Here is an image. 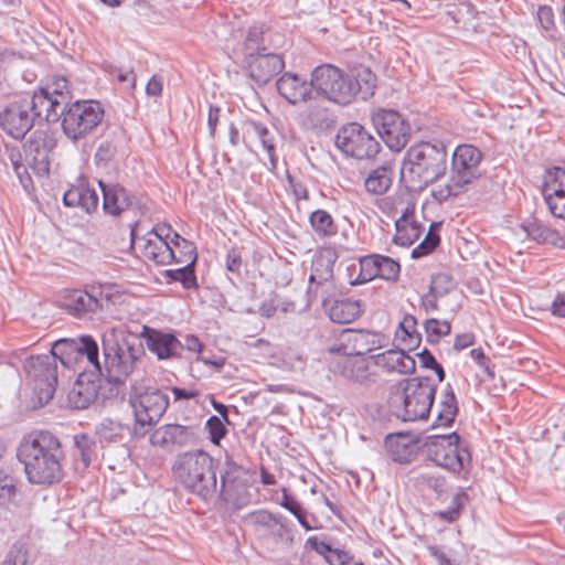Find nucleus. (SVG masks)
I'll return each mask as SVG.
<instances>
[{"instance_id": "obj_26", "label": "nucleus", "mask_w": 565, "mask_h": 565, "mask_svg": "<svg viewBox=\"0 0 565 565\" xmlns=\"http://www.w3.org/2000/svg\"><path fill=\"white\" fill-rule=\"evenodd\" d=\"M276 86L280 96L292 105L307 102V99L313 94L311 81L308 82L297 74L289 72L280 76Z\"/></svg>"}, {"instance_id": "obj_63", "label": "nucleus", "mask_w": 565, "mask_h": 565, "mask_svg": "<svg viewBox=\"0 0 565 565\" xmlns=\"http://www.w3.org/2000/svg\"><path fill=\"white\" fill-rule=\"evenodd\" d=\"M467 499V494L466 493H457L455 497H454V504L456 505L455 509L450 510V511H447V512H443L441 515L449 520V521H454L457 519V516L459 515V509L460 507L463 504V502L466 501Z\"/></svg>"}, {"instance_id": "obj_61", "label": "nucleus", "mask_w": 565, "mask_h": 565, "mask_svg": "<svg viewBox=\"0 0 565 565\" xmlns=\"http://www.w3.org/2000/svg\"><path fill=\"white\" fill-rule=\"evenodd\" d=\"M173 231L171 228L170 225H167V224H159L157 226H154L149 233L147 236H152V237H158L162 241H166L167 243H171V245H173L172 243V237H170V235L172 234L173 235Z\"/></svg>"}, {"instance_id": "obj_28", "label": "nucleus", "mask_w": 565, "mask_h": 565, "mask_svg": "<svg viewBox=\"0 0 565 565\" xmlns=\"http://www.w3.org/2000/svg\"><path fill=\"white\" fill-rule=\"evenodd\" d=\"M385 448L390 458L398 463H409L417 455L418 444L408 435H388Z\"/></svg>"}, {"instance_id": "obj_55", "label": "nucleus", "mask_w": 565, "mask_h": 565, "mask_svg": "<svg viewBox=\"0 0 565 565\" xmlns=\"http://www.w3.org/2000/svg\"><path fill=\"white\" fill-rule=\"evenodd\" d=\"M399 264L394 259L380 255L379 277L385 280H396L399 275Z\"/></svg>"}, {"instance_id": "obj_14", "label": "nucleus", "mask_w": 565, "mask_h": 565, "mask_svg": "<svg viewBox=\"0 0 565 565\" xmlns=\"http://www.w3.org/2000/svg\"><path fill=\"white\" fill-rule=\"evenodd\" d=\"M372 121L390 149L399 151L407 145L411 138V126L397 111L379 109L372 115Z\"/></svg>"}, {"instance_id": "obj_50", "label": "nucleus", "mask_w": 565, "mask_h": 565, "mask_svg": "<svg viewBox=\"0 0 565 565\" xmlns=\"http://www.w3.org/2000/svg\"><path fill=\"white\" fill-rule=\"evenodd\" d=\"M280 505L288 510L291 514H294L305 530H312V526L308 523L306 519L302 507L295 498L288 494L287 489L285 488L282 489V500L280 502Z\"/></svg>"}, {"instance_id": "obj_31", "label": "nucleus", "mask_w": 565, "mask_h": 565, "mask_svg": "<svg viewBox=\"0 0 565 565\" xmlns=\"http://www.w3.org/2000/svg\"><path fill=\"white\" fill-rule=\"evenodd\" d=\"M99 385L94 381H85L81 375L67 394L68 405L74 409H85L98 396Z\"/></svg>"}, {"instance_id": "obj_8", "label": "nucleus", "mask_w": 565, "mask_h": 565, "mask_svg": "<svg viewBox=\"0 0 565 565\" xmlns=\"http://www.w3.org/2000/svg\"><path fill=\"white\" fill-rule=\"evenodd\" d=\"M422 447L429 460L452 472H460L470 462V452L460 447L457 433L427 436Z\"/></svg>"}, {"instance_id": "obj_35", "label": "nucleus", "mask_w": 565, "mask_h": 565, "mask_svg": "<svg viewBox=\"0 0 565 565\" xmlns=\"http://www.w3.org/2000/svg\"><path fill=\"white\" fill-rule=\"evenodd\" d=\"M393 169L390 164H383L372 170L364 181L365 189L374 195H382L387 192L393 181Z\"/></svg>"}, {"instance_id": "obj_33", "label": "nucleus", "mask_w": 565, "mask_h": 565, "mask_svg": "<svg viewBox=\"0 0 565 565\" xmlns=\"http://www.w3.org/2000/svg\"><path fill=\"white\" fill-rule=\"evenodd\" d=\"M362 311L361 301L352 299L335 300L328 309L330 319L342 324L353 322L361 316Z\"/></svg>"}, {"instance_id": "obj_4", "label": "nucleus", "mask_w": 565, "mask_h": 565, "mask_svg": "<svg viewBox=\"0 0 565 565\" xmlns=\"http://www.w3.org/2000/svg\"><path fill=\"white\" fill-rule=\"evenodd\" d=\"M175 480L192 494L209 500L217 493L216 463L203 450L180 454L173 463Z\"/></svg>"}, {"instance_id": "obj_30", "label": "nucleus", "mask_w": 565, "mask_h": 565, "mask_svg": "<svg viewBox=\"0 0 565 565\" xmlns=\"http://www.w3.org/2000/svg\"><path fill=\"white\" fill-rule=\"evenodd\" d=\"M522 231L526 236L540 244H551L555 247H563L565 242L563 236L556 231L548 227L537 218L530 217L522 222Z\"/></svg>"}, {"instance_id": "obj_12", "label": "nucleus", "mask_w": 565, "mask_h": 565, "mask_svg": "<svg viewBox=\"0 0 565 565\" xmlns=\"http://www.w3.org/2000/svg\"><path fill=\"white\" fill-rule=\"evenodd\" d=\"M49 354L54 355L56 363L60 361L68 369L74 367L83 360H86L93 367H99L98 344L90 335L56 340Z\"/></svg>"}, {"instance_id": "obj_2", "label": "nucleus", "mask_w": 565, "mask_h": 565, "mask_svg": "<svg viewBox=\"0 0 565 565\" xmlns=\"http://www.w3.org/2000/svg\"><path fill=\"white\" fill-rule=\"evenodd\" d=\"M103 361L93 367L109 383L122 384L137 369L145 353L142 343L134 335L110 328L102 335Z\"/></svg>"}, {"instance_id": "obj_54", "label": "nucleus", "mask_w": 565, "mask_h": 565, "mask_svg": "<svg viewBox=\"0 0 565 565\" xmlns=\"http://www.w3.org/2000/svg\"><path fill=\"white\" fill-rule=\"evenodd\" d=\"M254 130H255V134L257 135L263 148L267 151L268 153V158L273 164V167H275V138L273 136V134H270V131L259 125V124H255L254 125Z\"/></svg>"}, {"instance_id": "obj_37", "label": "nucleus", "mask_w": 565, "mask_h": 565, "mask_svg": "<svg viewBox=\"0 0 565 565\" xmlns=\"http://www.w3.org/2000/svg\"><path fill=\"white\" fill-rule=\"evenodd\" d=\"M408 213L409 210L406 209L395 222L396 234L393 242L399 246H411L420 235V227L416 223L409 222Z\"/></svg>"}, {"instance_id": "obj_42", "label": "nucleus", "mask_w": 565, "mask_h": 565, "mask_svg": "<svg viewBox=\"0 0 565 565\" xmlns=\"http://www.w3.org/2000/svg\"><path fill=\"white\" fill-rule=\"evenodd\" d=\"M375 78L367 68L361 70L355 76H351V83L354 88V97L360 95L362 99H367L374 94Z\"/></svg>"}, {"instance_id": "obj_9", "label": "nucleus", "mask_w": 565, "mask_h": 565, "mask_svg": "<svg viewBox=\"0 0 565 565\" xmlns=\"http://www.w3.org/2000/svg\"><path fill=\"white\" fill-rule=\"evenodd\" d=\"M104 109L95 100L67 102L62 118L64 135L72 141L84 139L103 120Z\"/></svg>"}, {"instance_id": "obj_38", "label": "nucleus", "mask_w": 565, "mask_h": 565, "mask_svg": "<svg viewBox=\"0 0 565 565\" xmlns=\"http://www.w3.org/2000/svg\"><path fill=\"white\" fill-rule=\"evenodd\" d=\"M253 518L256 525L263 527L268 534L276 539H282L288 532L281 518L270 512L259 511L255 513Z\"/></svg>"}, {"instance_id": "obj_23", "label": "nucleus", "mask_w": 565, "mask_h": 565, "mask_svg": "<svg viewBox=\"0 0 565 565\" xmlns=\"http://www.w3.org/2000/svg\"><path fill=\"white\" fill-rule=\"evenodd\" d=\"M307 106L301 111L300 116L303 125L312 130L326 131L330 129L335 122V115L328 106V100L312 94L307 99Z\"/></svg>"}, {"instance_id": "obj_29", "label": "nucleus", "mask_w": 565, "mask_h": 565, "mask_svg": "<svg viewBox=\"0 0 565 565\" xmlns=\"http://www.w3.org/2000/svg\"><path fill=\"white\" fill-rule=\"evenodd\" d=\"M63 202L66 206L81 207L83 211L90 213L97 209L99 196L88 184L79 183L64 193Z\"/></svg>"}, {"instance_id": "obj_49", "label": "nucleus", "mask_w": 565, "mask_h": 565, "mask_svg": "<svg viewBox=\"0 0 565 565\" xmlns=\"http://www.w3.org/2000/svg\"><path fill=\"white\" fill-rule=\"evenodd\" d=\"M74 443L78 456L81 457L85 467L89 466L94 457L96 456V444L87 435H76Z\"/></svg>"}, {"instance_id": "obj_53", "label": "nucleus", "mask_w": 565, "mask_h": 565, "mask_svg": "<svg viewBox=\"0 0 565 565\" xmlns=\"http://www.w3.org/2000/svg\"><path fill=\"white\" fill-rule=\"evenodd\" d=\"M455 288L454 279L445 273L437 274L433 277L429 294L435 296H445Z\"/></svg>"}, {"instance_id": "obj_6", "label": "nucleus", "mask_w": 565, "mask_h": 565, "mask_svg": "<svg viewBox=\"0 0 565 565\" xmlns=\"http://www.w3.org/2000/svg\"><path fill=\"white\" fill-rule=\"evenodd\" d=\"M402 387L401 409L397 416L404 422L426 419L431 409L437 386L430 377H411L398 382Z\"/></svg>"}, {"instance_id": "obj_36", "label": "nucleus", "mask_w": 565, "mask_h": 565, "mask_svg": "<svg viewBox=\"0 0 565 565\" xmlns=\"http://www.w3.org/2000/svg\"><path fill=\"white\" fill-rule=\"evenodd\" d=\"M334 255L327 250L320 253L312 260L309 281L311 284L322 285L333 278Z\"/></svg>"}, {"instance_id": "obj_60", "label": "nucleus", "mask_w": 565, "mask_h": 565, "mask_svg": "<svg viewBox=\"0 0 565 565\" xmlns=\"http://www.w3.org/2000/svg\"><path fill=\"white\" fill-rule=\"evenodd\" d=\"M326 559L330 565H348L351 556L345 551L333 548Z\"/></svg>"}, {"instance_id": "obj_7", "label": "nucleus", "mask_w": 565, "mask_h": 565, "mask_svg": "<svg viewBox=\"0 0 565 565\" xmlns=\"http://www.w3.org/2000/svg\"><path fill=\"white\" fill-rule=\"evenodd\" d=\"M311 86L313 94L329 103L345 106L354 99L351 76L331 64L317 66L312 71Z\"/></svg>"}, {"instance_id": "obj_5", "label": "nucleus", "mask_w": 565, "mask_h": 565, "mask_svg": "<svg viewBox=\"0 0 565 565\" xmlns=\"http://www.w3.org/2000/svg\"><path fill=\"white\" fill-rule=\"evenodd\" d=\"M482 152L472 145L458 146L451 157L448 182L434 192L438 201H446L468 191L470 184L481 177Z\"/></svg>"}, {"instance_id": "obj_18", "label": "nucleus", "mask_w": 565, "mask_h": 565, "mask_svg": "<svg viewBox=\"0 0 565 565\" xmlns=\"http://www.w3.org/2000/svg\"><path fill=\"white\" fill-rule=\"evenodd\" d=\"M371 356H362L360 352L355 356H341L333 362L332 370L348 381L363 386L376 383L377 374L371 366Z\"/></svg>"}, {"instance_id": "obj_27", "label": "nucleus", "mask_w": 565, "mask_h": 565, "mask_svg": "<svg viewBox=\"0 0 565 565\" xmlns=\"http://www.w3.org/2000/svg\"><path fill=\"white\" fill-rule=\"evenodd\" d=\"M371 360L375 366L388 373L412 374L416 369V361L403 350H387L372 355Z\"/></svg>"}, {"instance_id": "obj_25", "label": "nucleus", "mask_w": 565, "mask_h": 565, "mask_svg": "<svg viewBox=\"0 0 565 565\" xmlns=\"http://www.w3.org/2000/svg\"><path fill=\"white\" fill-rule=\"evenodd\" d=\"M196 429L193 426L168 424L159 427L153 436V443L161 447H183L193 445L196 441Z\"/></svg>"}, {"instance_id": "obj_19", "label": "nucleus", "mask_w": 565, "mask_h": 565, "mask_svg": "<svg viewBox=\"0 0 565 565\" xmlns=\"http://www.w3.org/2000/svg\"><path fill=\"white\" fill-rule=\"evenodd\" d=\"M103 193V209L105 213L118 216L125 211L141 210L140 200L118 183L98 181Z\"/></svg>"}, {"instance_id": "obj_58", "label": "nucleus", "mask_w": 565, "mask_h": 565, "mask_svg": "<svg viewBox=\"0 0 565 565\" xmlns=\"http://www.w3.org/2000/svg\"><path fill=\"white\" fill-rule=\"evenodd\" d=\"M15 492L13 479L0 471V504L8 502Z\"/></svg>"}, {"instance_id": "obj_11", "label": "nucleus", "mask_w": 565, "mask_h": 565, "mask_svg": "<svg viewBox=\"0 0 565 565\" xmlns=\"http://www.w3.org/2000/svg\"><path fill=\"white\" fill-rule=\"evenodd\" d=\"M335 146L348 157L356 160H371L381 150L376 138L358 122H350L339 129Z\"/></svg>"}, {"instance_id": "obj_20", "label": "nucleus", "mask_w": 565, "mask_h": 565, "mask_svg": "<svg viewBox=\"0 0 565 565\" xmlns=\"http://www.w3.org/2000/svg\"><path fill=\"white\" fill-rule=\"evenodd\" d=\"M544 196L551 213L565 220V166L546 170Z\"/></svg>"}, {"instance_id": "obj_56", "label": "nucleus", "mask_w": 565, "mask_h": 565, "mask_svg": "<svg viewBox=\"0 0 565 565\" xmlns=\"http://www.w3.org/2000/svg\"><path fill=\"white\" fill-rule=\"evenodd\" d=\"M117 145L111 140H104L96 150L95 161L97 164L106 166L117 153Z\"/></svg>"}, {"instance_id": "obj_45", "label": "nucleus", "mask_w": 565, "mask_h": 565, "mask_svg": "<svg viewBox=\"0 0 565 565\" xmlns=\"http://www.w3.org/2000/svg\"><path fill=\"white\" fill-rule=\"evenodd\" d=\"M380 255H369L359 260V275L353 284H363L379 277Z\"/></svg>"}, {"instance_id": "obj_34", "label": "nucleus", "mask_w": 565, "mask_h": 565, "mask_svg": "<svg viewBox=\"0 0 565 565\" xmlns=\"http://www.w3.org/2000/svg\"><path fill=\"white\" fill-rule=\"evenodd\" d=\"M458 414V403L450 384H447L441 393L440 402L438 404L437 418L435 426H450Z\"/></svg>"}, {"instance_id": "obj_40", "label": "nucleus", "mask_w": 565, "mask_h": 565, "mask_svg": "<svg viewBox=\"0 0 565 565\" xmlns=\"http://www.w3.org/2000/svg\"><path fill=\"white\" fill-rule=\"evenodd\" d=\"M172 243V247L175 249V258L173 260L195 266L198 254L194 244L181 237L178 233H173Z\"/></svg>"}, {"instance_id": "obj_16", "label": "nucleus", "mask_w": 565, "mask_h": 565, "mask_svg": "<svg viewBox=\"0 0 565 565\" xmlns=\"http://www.w3.org/2000/svg\"><path fill=\"white\" fill-rule=\"evenodd\" d=\"M29 99L9 103L0 110V128L14 139H22L33 127Z\"/></svg>"}, {"instance_id": "obj_47", "label": "nucleus", "mask_w": 565, "mask_h": 565, "mask_svg": "<svg viewBox=\"0 0 565 565\" xmlns=\"http://www.w3.org/2000/svg\"><path fill=\"white\" fill-rule=\"evenodd\" d=\"M52 151L24 152L29 168L39 177H44L50 171V153Z\"/></svg>"}, {"instance_id": "obj_39", "label": "nucleus", "mask_w": 565, "mask_h": 565, "mask_svg": "<svg viewBox=\"0 0 565 565\" xmlns=\"http://www.w3.org/2000/svg\"><path fill=\"white\" fill-rule=\"evenodd\" d=\"M309 222L319 237H330L337 234L338 226L332 216L324 210H316L310 214Z\"/></svg>"}, {"instance_id": "obj_64", "label": "nucleus", "mask_w": 565, "mask_h": 565, "mask_svg": "<svg viewBox=\"0 0 565 565\" xmlns=\"http://www.w3.org/2000/svg\"><path fill=\"white\" fill-rule=\"evenodd\" d=\"M551 310L554 316L565 318V295L557 294L555 296Z\"/></svg>"}, {"instance_id": "obj_51", "label": "nucleus", "mask_w": 565, "mask_h": 565, "mask_svg": "<svg viewBox=\"0 0 565 565\" xmlns=\"http://www.w3.org/2000/svg\"><path fill=\"white\" fill-rule=\"evenodd\" d=\"M29 550L25 543L17 542L8 551L1 565H26Z\"/></svg>"}, {"instance_id": "obj_3", "label": "nucleus", "mask_w": 565, "mask_h": 565, "mask_svg": "<svg viewBox=\"0 0 565 565\" xmlns=\"http://www.w3.org/2000/svg\"><path fill=\"white\" fill-rule=\"evenodd\" d=\"M447 167L448 153L443 142H420L407 150L402 179L411 191L419 192L444 177Z\"/></svg>"}, {"instance_id": "obj_44", "label": "nucleus", "mask_w": 565, "mask_h": 565, "mask_svg": "<svg viewBox=\"0 0 565 565\" xmlns=\"http://www.w3.org/2000/svg\"><path fill=\"white\" fill-rule=\"evenodd\" d=\"M263 35L264 29L262 25H253L249 28L244 43V52L248 60L266 52L267 49L264 46Z\"/></svg>"}, {"instance_id": "obj_48", "label": "nucleus", "mask_w": 565, "mask_h": 565, "mask_svg": "<svg viewBox=\"0 0 565 565\" xmlns=\"http://www.w3.org/2000/svg\"><path fill=\"white\" fill-rule=\"evenodd\" d=\"M166 277L169 278L170 281H180L186 289L196 286L194 266H191V264H185L183 267L178 269L167 270Z\"/></svg>"}, {"instance_id": "obj_10", "label": "nucleus", "mask_w": 565, "mask_h": 565, "mask_svg": "<svg viewBox=\"0 0 565 565\" xmlns=\"http://www.w3.org/2000/svg\"><path fill=\"white\" fill-rule=\"evenodd\" d=\"M23 369L39 404H47L53 398L57 384V363L54 355L30 356L24 361Z\"/></svg>"}, {"instance_id": "obj_52", "label": "nucleus", "mask_w": 565, "mask_h": 565, "mask_svg": "<svg viewBox=\"0 0 565 565\" xmlns=\"http://www.w3.org/2000/svg\"><path fill=\"white\" fill-rule=\"evenodd\" d=\"M224 423V419L215 415L211 416L205 423V428L209 433V438L214 445H220V441L227 434V429Z\"/></svg>"}, {"instance_id": "obj_43", "label": "nucleus", "mask_w": 565, "mask_h": 565, "mask_svg": "<svg viewBox=\"0 0 565 565\" xmlns=\"http://www.w3.org/2000/svg\"><path fill=\"white\" fill-rule=\"evenodd\" d=\"M122 429L120 423L105 418L96 426V435L102 444L118 443L122 440Z\"/></svg>"}, {"instance_id": "obj_57", "label": "nucleus", "mask_w": 565, "mask_h": 565, "mask_svg": "<svg viewBox=\"0 0 565 565\" xmlns=\"http://www.w3.org/2000/svg\"><path fill=\"white\" fill-rule=\"evenodd\" d=\"M439 241L440 239L437 234L428 232L424 241L413 249L412 257L420 258L429 254L439 244Z\"/></svg>"}, {"instance_id": "obj_41", "label": "nucleus", "mask_w": 565, "mask_h": 565, "mask_svg": "<svg viewBox=\"0 0 565 565\" xmlns=\"http://www.w3.org/2000/svg\"><path fill=\"white\" fill-rule=\"evenodd\" d=\"M55 146L56 141L52 134L46 130L36 129L24 145V152L52 151Z\"/></svg>"}, {"instance_id": "obj_13", "label": "nucleus", "mask_w": 565, "mask_h": 565, "mask_svg": "<svg viewBox=\"0 0 565 565\" xmlns=\"http://www.w3.org/2000/svg\"><path fill=\"white\" fill-rule=\"evenodd\" d=\"M220 480V494L223 500L238 508L249 502L247 471L228 455L225 456Z\"/></svg>"}, {"instance_id": "obj_59", "label": "nucleus", "mask_w": 565, "mask_h": 565, "mask_svg": "<svg viewBox=\"0 0 565 565\" xmlns=\"http://www.w3.org/2000/svg\"><path fill=\"white\" fill-rule=\"evenodd\" d=\"M537 19L545 31H551L554 29V14L551 7L541 6L537 10Z\"/></svg>"}, {"instance_id": "obj_1", "label": "nucleus", "mask_w": 565, "mask_h": 565, "mask_svg": "<svg viewBox=\"0 0 565 565\" xmlns=\"http://www.w3.org/2000/svg\"><path fill=\"white\" fill-rule=\"evenodd\" d=\"M17 456L30 482L53 484L62 480L64 452L58 438L50 431H34L24 436Z\"/></svg>"}, {"instance_id": "obj_15", "label": "nucleus", "mask_w": 565, "mask_h": 565, "mask_svg": "<svg viewBox=\"0 0 565 565\" xmlns=\"http://www.w3.org/2000/svg\"><path fill=\"white\" fill-rule=\"evenodd\" d=\"M136 423L142 427L152 426L160 420L169 406V397L162 391L148 387L143 392L130 395Z\"/></svg>"}, {"instance_id": "obj_24", "label": "nucleus", "mask_w": 565, "mask_h": 565, "mask_svg": "<svg viewBox=\"0 0 565 565\" xmlns=\"http://www.w3.org/2000/svg\"><path fill=\"white\" fill-rule=\"evenodd\" d=\"M247 64L250 78L258 85L267 84L285 66L282 57L275 53L258 54L249 58Z\"/></svg>"}, {"instance_id": "obj_32", "label": "nucleus", "mask_w": 565, "mask_h": 565, "mask_svg": "<svg viewBox=\"0 0 565 565\" xmlns=\"http://www.w3.org/2000/svg\"><path fill=\"white\" fill-rule=\"evenodd\" d=\"M143 241L141 253L147 259L158 265H168L175 258V249L171 243L152 236H148Z\"/></svg>"}, {"instance_id": "obj_62", "label": "nucleus", "mask_w": 565, "mask_h": 565, "mask_svg": "<svg viewBox=\"0 0 565 565\" xmlns=\"http://www.w3.org/2000/svg\"><path fill=\"white\" fill-rule=\"evenodd\" d=\"M50 88V93L54 94L58 99L68 102V92H64L67 88V81L65 78H57Z\"/></svg>"}, {"instance_id": "obj_22", "label": "nucleus", "mask_w": 565, "mask_h": 565, "mask_svg": "<svg viewBox=\"0 0 565 565\" xmlns=\"http://www.w3.org/2000/svg\"><path fill=\"white\" fill-rule=\"evenodd\" d=\"M29 105L33 119L40 118L46 122H56L62 120L67 102L51 94L50 88H41L33 94Z\"/></svg>"}, {"instance_id": "obj_17", "label": "nucleus", "mask_w": 565, "mask_h": 565, "mask_svg": "<svg viewBox=\"0 0 565 565\" xmlns=\"http://www.w3.org/2000/svg\"><path fill=\"white\" fill-rule=\"evenodd\" d=\"M110 296L102 285L87 286L85 290H72L66 297V309L76 317L95 313L109 302Z\"/></svg>"}, {"instance_id": "obj_46", "label": "nucleus", "mask_w": 565, "mask_h": 565, "mask_svg": "<svg viewBox=\"0 0 565 565\" xmlns=\"http://www.w3.org/2000/svg\"><path fill=\"white\" fill-rule=\"evenodd\" d=\"M427 341L431 344L438 343L439 340L448 335L451 331V324L447 320H438L435 318L427 319L424 323Z\"/></svg>"}, {"instance_id": "obj_21", "label": "nucleus", "mask_w": 565, "mask_h": 565, "mask_svg": "<svg viewBox=\"0 0 565 565\" xmlns=\"http://www.w3.org/2000/svg\"><path fill=\"white\" fill-rule=\"evenodd\" d=\"M140 337L145 340L148 350L159 360L177 358L183 350V344L173 333L163 332L143 326Z\"/></svg>"}]
</instances>
